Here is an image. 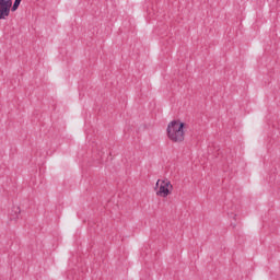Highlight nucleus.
Instances as JSON below:
<instances>
[{"mask_svg": "<svg viewBox=\"0 0 280 280\" xmlns=\"http://www.w3.org/2000/svg\"><path fill=\"white\" fill-rule=\"evenodd\" d=\"M166 137L171 143H185L187 122L180 118L171 120L166 126Z\"/></svg>", "mask_w": 280, "mask_h": 280, "instance_id": "1", "label": "nucleus"}, {"mask_svg": "<svg viewBox=\"0 0 280 280\" xmlns=\"http://www.w3.org/2000/svg\"><path fill=\"white\" fill-rule=\"evenodd\" d=\"M154 191L158 198H170L174 192V185L168 178H161L156 180Z\"/></svg>", "mask_w": 280, "mask_h": 280, "instance_id": "2", "label": "nucleus"}, {"mask_svg": "<svg viewBox=\"0 0 280 280\" xmlns=\"http://www.w3.org/2000/svg\"><path fill=\"white\" fill-rule=\"evenodd\" d=\"M12 10V0H0V21H5Z\"/></svg>", "mask_w": 280, "mask_h": 280, "instance_id": "3", "label": "nucleus"}, {"mask_svg": "<svg viewBox=\"0 0 280 280\" xmlns=\"http://www.w3.org/2000/svg\"><path fill=\"white\" fill-rule=\"evenodd\" d=\"M21 206L19 205H13L10 210H9V220L16 222L21 218Z\"/></svg>", "mask_w": 280, "mask_h": 280, "instance_id": "4", "label": "nucleus"}, {"mask_svg": "<svg viewBox=\"0 0 280 280\" xmlns=\"http://www.w3.org/2000/svg\"><path fill=\"white\" fill-rule=\"evenodd\" d=\"M22 1H23V0H15V1H14L13 5H11L12 12H16V11L19 10V5H21V2H22Z\"/></svg>", "mask_w": 280, "mask_h": 280, "instance_id": "5", "label": "nucleus"}]
</instances>
